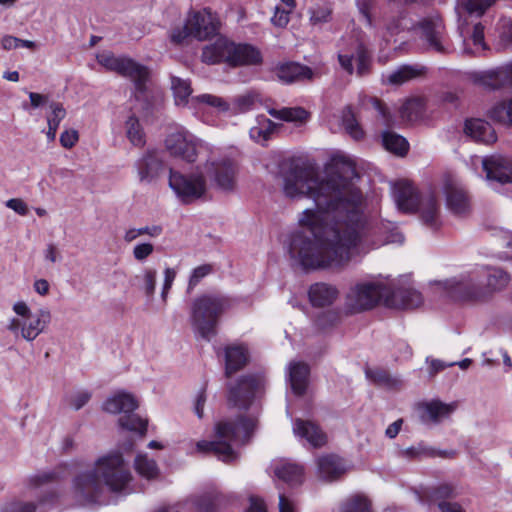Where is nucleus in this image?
Returning a JSON list of instances; mask_svg holds the SVG:
<instances>
[{
  "label": "nucleus",
  "mask_w": 512,
  "mask_h": 512,
  "mask_svg": "<svg viewBox=\"0 0 512 512\" xmlns=\"http://www.w3.org/2000/svg\"><path fill=\"white\" fill-rule=\"evenodd\" d=\"M126 135L129 141L137 147H143L146 143L145 140V133L143 131V128L139 122V119L132 115L130 116L126 123Z\"/></svg>",
  "instance_id": "79ce46f5"
},
{
  "label": "nucleus",
  "mask_w": 512,
  "mask_h": 512,
  "mask_svg": "<svg viewBox=\"0 0 512 512\" xmlns=\"http://www.w3.org/2000/svg\"><path fill=\"white\" fill-rule=\"evenodd\" d=\"M402 455L411 460L421 457L454 458L456 452L453 450H436L432 447L426 446L424 443H419L417 446H411L403 450Z\"/></svg>",
  "instance_id": "473e14b6"
},
{
  "label": "nucleus",
  "mask_w": 512,
  "mask_h": 512,
  "mask_svg": "<svg viewBox=\"0 0 512 512\" xmlns=\"http://www.w3.org/2000/svg\"><path fill=\"white\" fill-rule=\"evenodd\" d=\"M78 139V132L74 129H70L65 130L61 133L59 141L62 147L66 149H71L76 145Z\"/></svg>",
  "instance_id": "bf43d9fd"
},
{
  "label": "nucleus",
  "mask_w": 512,
  "mask_h": 512,
  "mask_svg": "<svg viewBox=\"0 0 512 512\" xmlns=\"http://www.w3.org/2000/svg\"><path fill=\"white\" fill-rule=\"evenodd\" d=\"M444 289L453 301L478 302L485 300V291L480 285L476 270L462 274L458 278L446 280Z\"/></svg>",
  "instance_id": "1a4fd4ad"
},
{
  "label": "nucleus",
  "mask_w": 512,
  "mask_h": 512,
  "mask_svg": "<svg viewBox=\"0 0 512 512\" xmlns=\"http://www.w3.org/2000/svg\"><path fill=\"white\" fill-rule=\"evenodd\" d=\"M261 385L260 378L255 374L242 375L235 385L228 389L227 401L230 406L248 410Z\"/></svg>",
  "instance_id": "f8f14e48"
},
{
  "label": "nucleus",
  "mask_w": 512,
  "mask_h": 512,
  "mask_svg": "<svg viewBox=\"0 0 512 512\" xmlns=\"http://www.w3.org/2000/svg\"><path fill=\"white\" fill-rule=\"evenodd\" d=\"M341 512H373L372 503L365 495L354 494L342 503Z\"/></svg>",
  "instance_id": "a19ab883"
},
{
  "label": "nucleus",
  "mask_w": 512,
  "mask_h": 512,
  "mask_svg": "<svg viewBox=\"0 0 512 512\" xmlns=\"http://www.w3.org/2000/svg\"><path fill=\"white\" fill-rule=\"evenodd\" d=\"M277 76L284 83H293L299 80L311 79L313 72L308 66L288 62L277 68Z\"/></svg>",
  "instance_id": "c85d7f7f"
},
{
  "label": "nucleus",
  "mask_w": 512,
  "mask_h": 512,
  "mask_svg": "<svg viewBox=\"0 0 512 512\" xmlns=\"http://www.w3.org/2000/svg\"><path fill=\"white\" fill-rule=\"evenodd\" d=\"M479 83L491 90L512 86V65L506 69L484 73L479 77Z\"/></svg>",
  "instance_id": "2f4dec72"
},
{
  "label": "nucleus",
  "mask_w": 512,
  "mask_h": 512,
  "mask_svg": "<svg viewBox=\"0 0 512 512\" xmlns=\"http://www.w3.org/2000/svg\"><path fill=\"white\" fill-rule=\"evenodd\" d=\"M293 431L297 436L306 439L315 448H320L327 442L326 434L315 422L310 420L295 419Z\"/></svg>",
  "instance_id": "b1692460"
},
{
  "label": "nucleus",
  "mask_w": 512,
  "mask_h": 512,
  "mask_svg": "<svg viewBox=\"0 0 512 512\" xmlns=\"http://www.w3.org/2000/svg\"><path fill=\"white\" fill-rule=\"evenodd\" d=\"M206 389H207V384L205 383L204 386L198 392L196 399H195L194 411H195V414L200 419L203 417V414H204V405H205L206 399H207Z\"/></svg>",
  "instance_id": "69168bd1"
},
{
  "label": "nucleus",
  "mask_w": 512,
  "mask_h": 512,
  "mask_svg": "<svg viewBox=\"0 0 512 512\" xmlns=\"http://www.w3.org/2000/svg\"><path fill=\"white\" fill-rule=\"evenodd\" d=\"M399 5L400 7L397 10V16L385 19V28L390 35H396L407 27L406 24H404L407 17V10L405 6L401 4V0H390L388 3L390 10L396 6L398 7Z\"/></svg>",
  "instance_id": "72a5a7b5"
},
{
  "label": "nucleus",
  "mask_w": 512,
  "mask_h": 512,
  "mask_svg": "<svg viewBox=\"0 0 512 512\" xmlns=\"http://www.w3.org/2000/svg\"><path fill=\"white\" fill-rule=\"evenodd\" d=\"M256 428V420L245 415H239L235 420H222L215 425L217 440H201L196 444L198 452L213 454L224 462H230L235 458V452L231 443L239 437L240 431L243 439L248 441Z\"/></svg>",
  "instance_id": "7ed1b4c3"
},
{
  "label": "nucleus",
  "mask_w": 512,
  "mask_h": 512,
  "mask_svg": "<svg viewBox=\"0 0 512 512\" xmlns=\"http://www.w3.org/2000/svg\"><path fill=\"white\" fill-rule=\"evenodd\" d=\"M341 321L339 310L330 309L319 313L314 319V326L320 331H328L337 326Z\"/></svg>",
  "instance_id": "37998d69"
},
{
  "label": "nucleus",
  "mask_w": 512,
  "mask_h": 512,
  "mask_svg": "<svg viewBox=\"0 0 512 512\" xmlns=\"http://www.w3.org/2000/svg\"><path fill=\"white\" fill-rule=\"evenodd\" d=\"M26 319L22 325L21 335L27 341H33L50 323L51 313L47 309H40Z\"/></svg>",
  "instance_id": "a878e982"
},
{
  "label": "nucleus",
  "mask_w": 512,
  "mask_h": 512,
  "mask_svg": "<svg viewBox=\"0 0 512 512\" xmlns=\"http://www.w3.org/2000/svg\"><path fill=\"white\" fill-rule=\"evenodd\" d=\"M97 62L106 70L130 79L138 94H145L147 83L150 79V70L147 66L136 62L126 56H115L111 52H103L97 55Z\"/></svg>",
  "instance_id": "0eeeda50"
},
{
  "label": "nucleus",
  "mask_w": 512,
  "mask_h": 512,
  "mask_svg": "<svg viewBox=\"0 0 512 512\" xmlns=\"http://www.w3.org/2000/svg\"><path fill=\"white\" fill-rule=\"evenodd\" d=\"M201 60L208 65L226 64L230 68L258 66L263 63L261 50L250 43H236L218 37L202 49Z\"/></svg>",
  "instance_id": "20e7f679"
},
{
  "label": "nucleus",
  "mask_w": 512,
  "mask_h": 512,
  "mask_svg": "<svg viewBox=\"0 0 512 512\" xmlns=\"http://www.w3.org/2000/svg\"><path fill=\"white\" fill-rule=\"evenodd\" d=\"M50 109L51 115L47 117L48 131L46 132V136L49 142H53L56 138L59 125L66 116V110L62 103L59 102H51Z\"/></svg>",
  "instance_id": "58836bf2"
},
{
  "label": "nucleus",
  "mask_w": 512,
  "mask_h": 512,
  "mask_svg": "<svg viewBox=\"0 0 512 512\" xmlns=\"http://www.w3.org/2000/svg\"><path fill=\"white\" fill-rule=\"evenodd\" d=\"M471 38L474 46L480 47L483 50L487 49V45L484 40V26L482 23L479 22L473 26Z\"/></svg>",
  "instance_id": "680f3d73"
},
{
  "label": "nucleus",
  "mask_w": 512,
  "mask_h": 512,
  "mask_svg": "<svg viewBox=\"0 0 512 512\" xmlns=\"http://www.w3.org/2000/svg\"><path fill=\"white\" fill-rule=\"evenodd\" d=\"M338 296L337 287L325 282L314 283L308 289L309 301L313 307L317 308L332 305Z\"/></svg>",
  "instance_id": "5701e85b"
},
{
  "label": "nucleus",
  "mask_w": 512,
  "mask_h": 512,
  "mask_svg": "<svg viewBox=\"0 0 512 512\" xmlns=\"http://www.w3.org/2000/svg\"><path fill=\"white\" fill-rule=\"evenodd\" d=\"M270 115L276 119L286 122L304 123L310 114L302 107H285L282 109H271Z\"/></svg>",
  "instance_id": "e433bc0d"
},
{
  "label": "nucleus",
  "mask_w": 512,
  "mask_h": 512,
  "mask_svg": "<svg viewBox=\"0 0 512 512\" xmlns=\"http://www.w3.org/2000/svg\"><path fill=\"white\" fill-rule=\"evenodd\" d=\"M444 192L448 208L457 215H463L469 211L470 201L467 192L452 179H447L444 184Z\"/></svg>",
  "instance_id": "6ab92c4d"
},
{
  "label": "nucleus",
  "mask_w": 512,
  "mask_h": 512,
  "mask_svg": "<svg viewBox=\"0 0 512 512\" xmlns=\"http://www.w3.org/2000/svg\"><path fill=\"white\" fill-rule=\"evenodd\" d=\"M233 305L230 297L221 293H206L197 297L192 305V324L201 338L210 341L222 314Z\"/></svg>",
  "instance_id": "39448f33"
},
{
  "label": "nucleus",
  "mask_w": 512,
  "mask_h": 512,
  "mask_svg": "<svg viewBox=\"0 0 512 512\" xmlns=\"http://www.w3.org/2000/svg\"><path fill=\"white\" fill-rule=\"evenodd\" d=\"M426 72L425 67L403 65L398 70L391 73L388 81L394 85H401L409 80L415 79Z\"/></svg>",
  "instance_id": "ea45409f"
},
{
  "label": "nucleus",
  "mask_w": 512,
  "mask_h": 512,
  "mask_svg": "<svg viewBox=\"0 0 512 512\" xmlns=\"http://www.w3.org/2000/svg\"><path fill=\"white\" fill-rule=\"evenodd\" d=\"M131 480L132 475L122 453L112 451L98 458L93 470L74 478V495L81 505L102 504L103 483L111 492L118 493L124 491Z\"/></svg>",
  "instance_id": "f03ea898"
},
{
  "label": "nucleus",
  "mask_w": 512,
  "mask_h": 512,
  "mask_svg": "<svg viewBox=\"0 0 512 512\" xmlns=\"http://www.w3.org/2000/svg\"><path fill=\"white\" fill-rule=\"evenodd\" d=\"M169 186L184 204L201 198L207 190L203 174L184 175L169 168Z\"/></svg>",
  "instance_id": "9d476101"
},
{
  "label": "nucleus",
  "mask_w": 512,
  "mask_h": 512,
  "mask_svg": "<svg viewBox=\"0 0 512 512\" xmlns=\"http://www.w3.org/2000/svg\"><path fill=\"white\" fill-rule=\"evenodd\" d=\"M385 302L389 307L414 309L423 303V297L419 291L413 288L399 287L386 297Z\"/></svg>",
  "instance_id": "412c9836"
},
{
  "label": "nucleus",
  "mask_w": 512,
  "mask_h": 512,
  "mask_svg": "<svg viewBox=\"0 0 512 512\" xmlns=\"http://www.w3.org/2000/svg\"><path fill=\"white\" fill-rule=\"evenodd\" d=\"M195 100L199 103L206 104L208 106L217 108L220 112H226L230 106L223 98L212 95V94H201L195 97Z\"/></svg>",
  "instance_id": "6e6d98bb"
},
{
  "label": "nucleus",
  "mask_w": 512,
  "mask_h": 512,
  "mask_svg": "<svg viewBox=\"0 0 512 512\" xmlns=\"http://www.w3.org/2000/svg\"><path fill=\"white\" fill-rule=\"evenodd\" d=\"M214 267L212 264H202L194 268L191 272L187 292L190 293L192 290L208 275L212 274Z\"/></svg>",
  "instance_id": "5fc2aeb1"
},
{
  "label": "nucleus",
  "mask_w": 512,
  "mask_h": 512,
  "mask_svg": "<svg viewBox=\"0 0 512 512\" xmlns=\"http://www.w3.org/2000/svg\"><path fill=\"white\" fill-rule=\"evenodd\" d=\"M245 512H268L264 500L258 496H251L249 498V506Z\"/></svg>",
  "instance_id": "774afa93"
},
{
  "label": "nucleus",
  "mask_w": 512,
  "mask_h": 512,
  "mask_svg": "<svg viewBox=\"0 0 512 512\" xmlns=\"http://www.w3.org/2000/svg\"><path fill=\"white\" fill-rule=\"evenodd\" d=\"M464 132L476 142L492 144L497 141L494 128L482 119H468L465 121Z\"/></svg>",
  "instance_id": "bb28decb"
},
{
  "label": "nucleus",
  "mask_w": 512,
  "mask_h": 512,
  "mask_svg": "<svg viewBox=\"0 0 512 512\" xmlns=\"http://www.w3.org/2000/svg\"><path fill=\"white\" fill-rule=\"evenodd\" d=\"M188 37H191V34L190 29L188 28V25L185 22L182 28H175L171 31L170 41L173 44L180 45L183 44Z\"/></svg>",
  "instance_id": "052dcab7"
},
{
  "label": "nucleus",
  "mask_w": 512,
  "mask_h": 512,
  "mask_svg": "<svg viewBox=\"0 0 512 512\" xmlns=\"http://www.w3.org/2000/svg\"><path fill=\"white\" fill-rule=\"evenodd\" d=\"M318 476L324 481L333 482L346 472L344 460L335 454H325L317 459Z\"/></svg>",
  "instance_id": "aec40b11"
},
{
  "label": "nucleus",
  "mask_w": 512,
  "mask_h": 512,
  "mask_svg": "<svg viewBox=\"0 0 512 512\" xmlns=\"http://www.w3.org/2000/svg\"><path fill=\"white\" fill-rule=\"evenodd\" d=\"M483 170L487 179L501 184L512 182V162L502 156H490L484 158Z\"/></svg>",
  "instance_id": "a211bd4d"
},
{
  "label": "nucleus",
  "mask_w": 512,
  "mask_h": 512,
  "mask_svg": "<svg viewBox=\"0 0 512 512\" xmlns=\"http://www.w3.org/2000/svg\"><path fill=\"white\" fill-rule=\"evenodd\" d=\"M134 466L136 472L144 478L154 479L158 476L159 469L155 460L149 459L146 455H137Z\"/></svg>",
  "instance_id": "a18cd8bd"
},
{
  "label": "nucleus",
  "mask_w": 512,
  "mask_h": 512,
  "mask_svg": "<svg viewBox=\"0 0 512 512\" xmlns=\"http://www.w3.org/2000/svg\"><path fill=\"white\" fill-rule=\"evenodd\" d=\"M171 85L174 94L175 103L177 105H186L188 99L192 94V88L189 81L183 80L179 77L171 78Z\"/></svg>",
  "instance_id": "49530a36"
},
{
  "label": "nucleus",
  "mask_w": 512,
  "mask_h": 512,
  "mask_svg": "<svg viewBox=\"0 0 512 512\" xmlns=\"http://www.w3.org/2000/svg\"><path fill=\"white\" fill-rule=\"evenodd\" d=\"M65 470V465H59L51 471L39 472L29 478V486L31 488H39L46 484L57 483L61 479L65 478Z\"/></svg>",
  "instance_id": "f704fd0d"
},
{
  "label": "nucleus",
  "mask_w": 512,
  "mask_h": 512,
  "mask_svg": "<svg viewBox=\"0 0 512 512\" xmlns=\"http://www.w3.org/2000/svg\"><path fill=\"white\" fill-rule=\"evenodd\" d=\"M137 408V400L133 395L126 392L115 394L103 403L104 411L112 414L123 413L118 420L121 428L136 432L140 436H145L147 433L148 420L134 413Z\"/></svg>",
  "instance_id": "6e6552de"
},
{
  "label": "nucleus",
  "mask_w": 512,
  "mask_h": 512,
  "mask_svg": "<svg viewBox=\"0 0 512 512\" xmlns=\"http://www.w3.org/2000/svg\"><path fill=\"white\" fill-rule=\"evenodd\" d=\"M289 198L311 199L316 209H305L299 225L305 231L290 235L288 253L304 271L346 266L355 249L381 246V223L368 220L363 212L362 191L341 176L320 177L309 166H294L284 178Z\"/></svg>",
  "instance_id": "f257e3e1"
},
{
  "label": "nucleus",
  "mask_w": 512,
  "mask_h": 512,
  "mask_svg": "<svg viewBox=\"0 0 512 512\" xmlns=\"http://www.w3.org/2000/svg\"><path fill=\"white\" fill-rule=\"evenodd\" d=\"M382 141L384 148L395 155L405 156L409 151V143L406 138L395 132H384Z\"/></svg>",
  "instance_id": "c9c22d12"
},
{
  "label": "nucleus",
  "mask_w": 512,
  "mask_h": 512,
  "mask_svg": "<svg viewBox=\"0 0 512 512\" xmlns=\"http://www.w3.org/2000/svg\"><path fill=\"white\" fill-rule=\"evenodd\" d=\"M207 172L219 189L232 191L235 188L236 166L231 159L225 158L211 162Z\"/></svg>",
  "instance_id": "f3484780"
},
{
  "label": "nucleus",
  "mask_w": 512,
  "mask_h": 512,
  "mask_svg": "<svg viewBox=\"0 0 512 512\" xmlns=\"http://www.w3.org/2000/svg\"><path fill=\"white\" fill-rule=\"evenodd\" d=\"M379 1L380 0H357L359 12L365 19L366 25L370 28L377 27V22L372 12Z\"/></svg>",
  "instance_id": "864d4df0"
},
{
  "label": "nucleus",
  "mask_w": 512,
  "mask_h": 512,
  "mask_svg": "<svg viewBox=\"0 0 512 512\" xmlns=\"http://www.w3.org/2000/svg\"><path fill=\"white\" fill-rule=\"evenodd\" d=\"M165 147L171 156L188 163H193L197 159L196 143L185 131L169 134L165 139Z\"/></svg>",
  "instance_id": "4468645a"
},
{
  "label": "nucleus",
  "mask_w": 512,
  "mask_h": 512,
  "mask_svg": "<svg viewBox=\"0 0 512 512\" xmlns=\"http://www.w3.org/2000/svg\"><path fill=\"white\" fill-rule=\"evenodd\" d=\"M249 362V352L244 345H229L225 348V376L242 370Z\"/></svg>",
  "instance_id": "393cba45"
},
{
  "label": "nucleus",
  "mask_w": 512,
  "mask_h": 512,
  "mask_svg": "<svg viewBox=\"0 0 512 512\" xmlns=\"http://www.w3.org/2000/svg\"><path fill=\"white\" fill-rule=\"evenodd\" d=\"M382 298L381 286L375 283H359L346 296L347 313L356 314L376 307Z\"/></svg>",
  "instance_id": "9b49d317"
},
{
  "label": "nucleus",
  "mask_w": 512,
  "mask_h": 512,
  "mask_svg": "<svg viewBox=\"0 0 512 512\" xmlns=\"http://www.w3.org/2000/svg\"><path fill=\"white\" fill-rule=\"evenodd\" d=\"M191 37L198 40H206L217 34L219 22L216 17L208 10L192 11L186 19Z\"/></svg>",
  "instance_id": "ddd939ff"
},
{
  "label": "nucleus",
  "mask_w": 512,
  "mask_h": 512,
  "mask_svg": "<svg viewBox=\"0 0 512 512\" xmlns=\"http://www.w3.org/2000/svg\"><path fill=\"white\" fill-rule=\"evenodd\" d=\"M332 8L328 5L319 6L310 11V21L313 24L326 23L331 19Z\"/></svg>",
  "instance_id": "13d9d810"
},
{
  "label": "nucleus",
  "mask_w": 512,
  "mask_h": 512,
  "mask_svg": "<svg viewBox=\"0 0 512 512\" xmlns=\"http://www.w3.org/2000/svg\"><path fill=\"white\" fill-rule=\"evenodd\" d=\"M479 279L486 278V285L482 286L485 291V300L488 299L493 293L503 290L510 282V275L498 267H483L481 270H476Z\"/></svg>",
  "instance_id": "4be33fe9"
},
{
  "label": "nucleus",
  "mask_w": 512,
  "mask_h": 512,
  "mask_svg": "<svg viewBox=\"0 0 512 512\" xmlns=\"http://www.w3.org/2000/svg\"><path fill=\"white\" fill-rule=\"evenodd\" d=\"M357 74L366 75L370 71L371 56L363 43H359L356 48Z\"/></svg>",
  "instance_id": "603ef678"
},
{
  "label": "nucleus",
  "mask_w": 512,
  "mask_h": 512,
  "mask_svg": "<svg viewBox=\"0 0 512 512\" xmlns=\"http://www.w3.org/2000/svg\"><path fill=\"white\" fill-rule=\"evenodd\" d=\"M274 473L290 486L301 485L304 481V467L296 463H280L275 467Z\"/></svg>",
  "instance_id": "7c9ffc66"
},
{
  "label": "nucleus",
  "mask_w": 512,
  "mask_h": 512,
  "mask_svg": "<svg viewBox=\"0 0 512 512\" xmlns=\"http://www.w3.org/2000/svg\"><path fill=\"white\" fill-rule=\"evenodd\" d=\"M291 12V10H285L277 6L271 19L273 24L278 27H285L289 22V14Z\"/></svg>",
  "instance_id": "0e129e2a"
},
{
  "label": "nucleus",
  "mask_w": 512,
  "mask_h": 512,
  "mask_svg": "<svg viewBox=\"0 0 512 512\" xmlns=\"http://www.w3.org/2000/svg\"><path fill=\"white\" fill-rule=\"evenodd\" d=\"M36 509L37 505L34 502L12 500L1 507V512H35Z\"/></svg>",
  "instance_id": "4d7b16f0"
},
{
  "label": "nucleus",
  "mask_w": 512,
  "mask_h": 512,
  "mask_svg": "<svg viewBox=\"0 0 512 512\" xmlns=\"http://www.w3.org/2000/svg\"><path fill=\"white\" fill-rule=\"evenodd\" d=\"M394 198L398 209L403 213L421 210L423 223L433 230L440 227L439 203L434 195L422 200L418 189L409 181L400 180L394 184Z\"/></svg>",
  "instance_id": "423d86ee"
},
{
  "label": "nucleus",
  "mask_w": 512,
  "mask_h": 512,
  "mask_svg": "<svg viewBox=\"0 0 512 512\" xmlns=\"http://www.w3.org/2000/svg\"><path fill=\"white\" fill-rule=\"evenodd\" d=\"M154 251V247L151 243H141L134 247L133 256L138 261H143L149 257Z\"/></svg>",
  "instance_id": "e2e57ef3"
},
{
  "label": "nucleus",
  "mask_w": 512,
  "mask_h": 512,
  "mask_svg": "<svg viewBox=\"0 0 512 512\" xmlns=\"http://www.w3.org/2000/svg\"><path fill=\"white\" fill-rule=\"evenodd\" d=\"M421 29V37L427 42L429 48L436 53L446 54L445 26L441 19L425 18L418 24Z\"/></svg>",
  "instance_id": "dca6fc26"
},
{
  "label": "nucleus",
  "mask_w": 512,
  "mask_h": 512,
  "mask_svg": "<svg viewBox=\"0 0 512 512\" xmlns=\"http://www.w3.org/2000/svg\"><path fill=\"white\" fill-rule=\"evenodd\" d=\"M310 367L307 363L298 361L290 364L289 381L292 392L297 396H303L308 388Z\"/></svg>",
  "instance_id": "cd10ccee"
},
{
  "label": "nucleus",
  "mask_w": 512,
  "mask_h": 512,
  "mask_svg": "<svg viewBox=\"0 0 512 512\" xmlns=\"http://www.w3.org/2000/svg\"><path fill=\"white\" fill-rule=\"evenodd\" d=\"M425 496L430 502L437 503L439 506L440 502H447V499L454 498L456 496V492L454 486L443 483L438 486L428 488L425 491Z\"/></svg>",
  "instance_id": "c03bdc74"
},
{
  "label": "nucleus",
  "mask_w": 512,
  "mask_h": 512,
  "mask_svg": "<svg viewBox=\"0 0 512 512\" xmlns=\"http://www.w3.org/2000/svg\"><path fill=\"white\" fill-rule=\"evenodd\" d=\"M274 130L275 124L271 120L264 118L262 122H259L258 126H253L250 129L249 135L255 142L264 144L270 139Z\"/></svg>",
  "instance_id": "09e8293b"
},
{
  "label": "nucleus",
  "mask_w": 512,
  "mask_h": 512,
  "mask_svg": "<svg viewBox=\"0 0 512 512\" xmlns=\"http://www.w3.org/2000/svg\"><path fill=\"white\" fill-rule=\"evenodd\" d=\"M366 375L377 384H387L390 381L389 374L383 369L368 370Z\"/></svg>",
  "instance_id": "338daca9"
},
{
  "label": "nucleus",
  "mask_w": 512,
  "mask_h": 512,
  "mask_svg": "<svg viewBox=\"0 0 512 512\" xmlns=\"http://www.w3.org/2000/svg\"><path fill=\"white\" fill-rule=\"evenodd\" d=\"M498 0H459L461 7L470 15L483 16Z\"/></svg>",
  "instance_id": "8fccbe9b"
},
{
  "label": "nucleus",
  "mask_w": 512,
  "mask_h": 512,
  "mask_svg": "<svg viewBox=\"0 0 512 512\" xmlns=\"http://www.w3.org/2000/svg\"><path fill=\"white\" fill-rule=\"evenodd\" d=\"M342 125L345 131L355 140H361L364 138V131L360 126L357 117L350 105L346 106L342 110Z\"/></svg>",
  "instance_id": "4c0bfd02"
},
{
  "label": "nucleus",
  "mask_w": 512,
  "mask_h": 512,
  "mask_svg": "<svg viewBox=\"0 0 512 512\" xmlns=\"http://www.w3.org/2000/svg\"><path fill=\"white\" fill-rule=\"evenodd\" d=\"M224 497L218 493H204L191 502L190 512H222Z\"/></svg>",
  "instance_id": "c756f323"
},
{
  "label": "nucleus",
  "mask_w": 512,
  "mask_h": 512,
  "mask_svg": "<svg viewBox=\"0 0 512 512\" xmlns=\"http://www.w3.org/2000/svg\"><path fill=\"white\" fill-rule=\"evenodd\" d=\"M135 167L139 181L146 184L155 182L167 170L165 162L156 150L146 151L136 161Z\"/></svg>",
  "instance_id": "2eb2a0df"
},
{
  "label": "nucleus",
  "mask_w": 512,
  "mask_h": 512,
  "mask_svg": "<svg viewBox=\"0 0 512 512\" xmlns=\"http://www.w3.org/2000/svg\"><path fill=\"white\" fill-rule=\"evenodd\" d=\"M453 410L454 407L452 405L440 401H432L425 404V412L433 422H438L440 418L449 416Z\"/></svg>",
  "instance_id": "3c124183"
},
{
  "label": "nucleus",
  "mask_w": 512,
  "mask_h": 512,
  "mask_svg": "<svg viewBox=\"0 0 512 512\" xmlns=\"http://www.w3.org/2000/svg\"><path fill=\"white\" fill-rule=\"evenodd\" d=\"M489 116L498 123L512 125V98L494 105L489 111Z\"/></svg>",
  "instance_id": "de8ad7c7"
}]
</instances>
